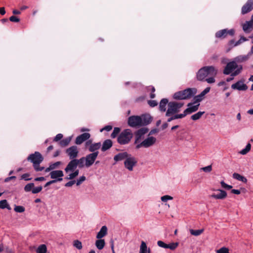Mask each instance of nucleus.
<instances>
[{
  "label": "nucleus",
  "mask_w": 253,
  "mask_h": 253,
  "mask_svg": "<svg viewBox=\"0 0 253 253\" xmlns=\"http://www.w3.org/2000/svg\"><path fill=\"white\" fill-rule=\"evenodd\" d=\"M242 70V65H238L235 61L233 60L227 63L223 70V73L225 75L231 74L232 77H235L239 75Z\"/></svg>",
  "instance_id": "f257e3e1"
},
{
  "label": "nucleus",
  "mask_w": 253,
  "mask_h": 253,
  "mask_svg": "<svg viewBox=\"0 0 253 253\" xmlns=\"http://www.w3.org/2000/svg\"><path fill=\"white\" fill-rule=\"evenodd\" d=\"M217 73V70L213 66H205L198 71L197 78L199 81H203L208 76H215Z\"/></svg>",
  "instance_id": "f03ea898"
},
{
  "label": "nucleus",
  "mask_w": 253,
  "mask_h": 253,
  "mask_svg": "<svg viewBox=\"0 0 253 253\" xmlns=\"http://www.w3.org/2000/svg\"><path fill=\"white\" fill-rule=\"evenodd\" d=\"M78 166L74 160H72L67 165L65 169V171L67 174L65 177L66 179L72 180L76 177L79 174V170L77 169Z\"/></svg>",
  "instance_id": "7ed1b4c3"
},
{
  "label": "nucleus",
  "mask_w": 253,
  "mask_h": 253,
  "mask_svg": "<svg viewBox=\"0 0 253 253\" xmlns=\"http://www.w3.org/2000/svg\"><path fill=\"white\" fill-rule=\"evenodd\" d=\"M27 160L33 164L34 168L36 171H41L44 169V167L40 166V163L43 161V158L39 152H35L34 154L30 155Z\"/></svg>",
  "instance_id": "20e7f679"
},
{
  "label": "nucleus",
  "mask_w": 253,
  "mask_h": 253,
  "mask_svg": "<svg viewBox=\"0 0 253 253\" xmlns=\"http://www.w3.org/2000/svg\"><path fill=\"white\" fill-rule=\"evenodd\" d=\"M196 93L197 89L195 88H188L184 90L175 92L173 97L175 99H186L193 97Z\"/></svg>",
  "instance_id": "39448f33"
},
{
  "label": "nucleus",
  "mask_w": 253,
  "mask_h": 253,
  "mask_svg": "<svg viewBox=\"0 0 253 253\" xmlns=\"http://www.w3.org/2000/svg\"><path fill=\"white\" fill-rule=\"evenodd\" d=\"M133 137V133L130 129H126L121 132L117 140L121 145L128 144Z\"/></svg>",
  "instance_id": "423d86ee"
},
{
  "label": "nucleus",
  "mask_w": 253,
  "mask_h": 253,
  "mask_svg": "<svg viewBox=\"0 0 253 253\" xmlns=\"http://www.w3.org/2000/svg\"><path fill=\"white\" fill-rule=\"evenodd\" d=\"M184 103L175 101L170 102L168 103V108L166 116H170L178 112Z\"/></svg>",
  "instance_id": "0eeeda50"
},
{
  "label": "nucleus",
  "mask_w": 253,
  "mask_h": 253,
  "mask_svg": "<svg viewBox=\"0 0 253 253\" xmlns=\"http://www.w3.org/2000/svg\"><path fill=\"white\" fill-rule=\"evenodd\" d=\"M157 142V138L153 136L148 135L137 146V149L141 148H148L154 146Z\"/></svg>",
  "instance_id": "6e6552de"
},
{
  "label": "nucleus",
  "mask_w": 253,
  "mask_h": 253,
  "mask_svg": "<svg viewBox=\"0 0 253 253\" xmlns=\"http://www.w3.org/2000/svg\"><path fill=\"white\" fill-rule=\"evenodd\" d=\"M128 124L132 127H139L142 126V122L140 116H132L128 119Z\"/></svg>",
  "instance_id": "1a4fd4ad"
},
{
  "label": "nucleus",
  "mask_w": 253,
  "mask_h": 253,
  "mask_svg": "<svg viewBox=\"0 0 253 253\" xmlns=\"http://www.w3.org/2000/svg\"><path fill=\"white\" fill-rule=\"evenodd\" d=\"M136 164L137 161L136 159L130 154L124 162L125 168L129 171L133 170V168Z\"/></svg>",
  "instance_id": "9d476101"
},
{
  "label": "nucleus",
  "mask_w": 253,
  "mask_h": 253,
  "mask_svg": "<svg viewBox=\"0 0 253 253\" xmlns=\"http://www.w3.org/2000/svg\"><path fill=\"white\" fill-rule=\"evenodd\" d=\"M99 152H96L94 153H91L87 155L85 157V167L89 168L91 166L93 163L95 162L96 158L98 155Z\"/></svg>",
  "instance_id": "9b49d317"
},
{
  "label": "nucleus",
  "mask_w": 253,
  "mask_h": 253,
  "mask_svg": "<svg viewBox=\"0 0 253 253\" xmlns=\"http://www.w3.org/2000/svg\"><path fill=\"white\" fill-rule=\"evenodd\" d=\"M49 175L51 178L53 179V180L56 182L62 181V177L64 176V173L63 171L61 170H55L51 171Z\"/></svg>",
  "instance_id": "f8f14e48"
},
{
  "label": "nucleus",
  "mask_w": 253,
  "mask_h": 253,
  "mask_svg": "<svg viewBox=\"0 0 253 253\" xmlns=\"http://www.w3.org/2000/svg\"><path fill=\"white\" fill-rule=\"evenodd\" d=\"M66 153L71 160L75 159L77 157L79 151L76 146H72L66 150Z\"/></svg>",
  "instance_id": "ddd939ff"
},
{
  "label": "nucleus",
  "mask_w": 253,
  "mask_h": 253,
  "mask_svg": "<svg viewBox=\"0 0 253 253\" xmlns=\"http://www.w3.org/2000/svg\"><path fill=\"white\" fill-rule=\"evenodd\" d=\"M234 34V30L233 29L227 30V29H223L220 30L216 33L215 36L218 38H224L228 35L230 36H233Z\"/></svg>",
  "instance_id": "4468645a"
},
{
  "label": "nucleus",
  "mask_w": 253,
  "mask_h": 253,
  "mask_svg": "<svg viewBox=\"0 0 253 253\" xmlns=\"http://www.w3.org/2000/svg\"><path fill=\"white\" fill-rule=\"evenodd\" d=\"M215 193H213L211 196V197L218 200L224 199L227 197V193L221 189H216Z\"/></svg>",
  "instance_id": "2eb2a0df"
},
{
  "label": "nucleus",
  "mask_w": 253,
  "mask_h": 253,
  "mask_svg": "<svg viewBox=\"0 0 253 253\" xmlns=\"http://www.w3.org/2000/svg\"><path fill=\"white\" fill-rule=\"evenodd\" d=\"M253 9V0H248L246 3L242 6L241 13L245 14Z\"/></svg>",
  "instance_id": "dca6fc26"
},
{
  "label": "nucleus",
  "mask_w": 253,
  "mask_h": 253,
  "mask_svg": "<svg viewBox=\"0 0 253 253\" xmlns=\"http://www.w3.org/2000/svg\"><path fill=\"white\" fill-rule=\"evenodd\" d=\"M200 103L195 104L194 102L189 103L188 104V108L184 111V113L186 116L187 114H191L198 110Z\"/></svg>",
  "instance_id": "f3484780"
},
{
  "label": "nucleus",
  "mask_w": 253,
  "mask_h": 253,
  "mask_svg": "<svg viewBox=\"0 0 253 253\" xmlns=\"http://www.w3.org/2000/svg\"><path fill=\"white\" fill-rule=\"evenodd\" d=\"M146 132V131L143 129H140L136 131L135 135L134 144L136 145L135 148L137 149V146L141 144L142 137Z\"/></svg>",
  "instance_id": "a211bd4d"
},
{
  "label": "nucleus",
  "mask_w": 253,
  "mask_h": 253,
  "mask_svg": "<svg viewBox=\"0 0 253 253\" xmlns=\"http://www.w3.org/2000/svg\"><path fill=\"white\" fill-rule=\"evenodd\" d=\"M231 88L233 89H236L238 90H246L247 89V85L244 83L242 81H239L236 83L231 85Z\"/></svg>",
  "instance_id": "6ab92c4d"
},
{
  "label": "nucleus",
  "mask_w": 253,
  "mask_h": 253,
  "mask_svg": "<svg viewBox=\"0 0 253 253\" xmlns=\"http://www.w3.org/2000/svg\"><path fill=\"white\" fill-rule=\"evenodd\" d=\"M90 137V135L89 133H84L77 137L75 143L77 145H80L84 141L88 139Z\"/></svg>",
  "instance_id": "aec40b11"
},
{
  "label": "nucleus",
  "mask_w": 253,
  "mask_h": 253,
  "mask_svg": "<svg viewBox=\"0 0 253 253\" xmlns=\"http://www.w3.org/2000/svg\"><path fill=\"white\" fill-rule=\"evenodd\" d=\"M129 155V154L126 152L120 153L114 156V160L116 162H118L124 160H126Z\"/></svg>",
  "instance_id": "412c9836"
},
{
  "label": "nucleus",
  "mask_w": 253,
  "mask_h": 253,
  "mask_svg": "<svg viewBox=\"0 0 253 253\" xmlns=\"http://www.w3.org/2000/svg\"><path fill=\"white\" fill-rule=\"evenodd\" d=\"M253 29V23L252 20L247 21L243 25V29L246 33H249Z\"/></svg>",
  "instance_id": "4be33fe9"
},
{
  "label": "nucleus",
  "mask_w": 253,
  "mask_h": 253,
  "mask_svg": "<svg viewBox=\"0 0 253 253\" xmlns=\"http://www.w3.org/2000/svg\"><path fill=\"white\" fill-rule=\"evenodd\" d=\"M251 54L249 52L247 55H240L234 58V60L237 63H241L248 60L250 57Z\"/></svg>",
  "instance_id": "5701e85b"
},
{
  "label": "nucleus",
  "mask_w": 253,
  "mask_h": 253,
  "mask_svg": "<svg viewBox=\"0 0 253 253\" xmlns=\"http://www.w3.org/2000/svg\"><path fill=\"white\" fill-rule=\"evenodd\" d=\"M101 146L100 142L94 143L90 144L88 147V151L92 153L98 152L97 150L100 149Z\"/></svg>",
  "instance_id": "b1692460"
},
{
  "label": "nucleus",
  "mask_w": 253,
  "mask_h": 253,
  "mask_svg": "<svg viewBox=\"0 0 253 253\" xmlns=\"http://www.w3.org/2000/svg\"><path fill=\"white\" fill-rule=\"evenodd\" d=\"M107 227L106 226H103L100 231L97 233L96 235V238L102 239L103 237L105 236L107 234Z\"/></svg>",
  "instance_id": "393cba45"
},
{
  "label": "nucleus",
  "mask_w": 253,
  "mask_h": 253,
  "mask_svg": "<svg viewBox=\"0 0 253 253\" xmlns=\"http://www.w3.org/2000/svg\"><path fill=\"white\" fill-rule=\"evenodd\" d=\"M142 122V126H146L152 121L151 117L149 115H144L140 116Z\"/></svg>",
  "instance_id": "a878e982"
},
{
  "label": "nucleus",
  "mask_w": 253,
  "mask_h": 253,
  "mask_svg": "<svg viewBox=\"0 0 253 253\" xmlns=\"http://www.w3.org/2000/svg\"><path fill=\"white\" fill-rule=\"evenodd\" d=\"M112 146V142L110 139H107L105 140L101 147V150L103 152L106 151V150L109 149Z\"/></svg>",
  "instance_id": "bb28decb"
},
{
  "label": "nucleus",
  "mask_w": 253,
  "mask_h": 253,
  "mask_svg": "<svg viewBox=\"0 0 253 253\" xmlns=\"http://www.w3.org/2000/svg\"><path fill=\"white\" fill-rule=\"evenodd\" d=\"M168 100L166 98L162 99L160 102L159 109L162 112H165L166 111V106L168 105Z\"/></svg>",
  "instance_id": "cd10ccee"
},
{
  "label": "nucleus",
  "mask_w": 253,
  "mask_h": 253,
  "mask_svg": "<svg viewBox=\"0 0 253 253\" xmlns=\"http://www.w3.org/2000/svg\"><path fill=\"white\" fill-rule=\"evenodd\" d=\"M150 249H147V245L144 241H142L140 247V253H150Z\"/></svg>",
  "instance_id": "c85d7f7f"
},
{
  "label": "nucleus",
  "mask_w": 253,
  "mask_h": 253,
  "mask_svg": "<svg viewBox=\"0 0 253 253\" xmlns=\"http://www.w3.org/2000/svg\"><path fill=\"white\" fill-rule=\"evenodd\" d=\"M233 178L237 179L239 181H242L244 183H246L247 182V179L245 177L241 175V174L238 173H234L233 174Z\"/></svg>",
  "instance_id": "c756f323"
},
{
  "label": "nucleus",
  "mask_w": 253,
  "mask_h": 253,
  "mask_svg": "<svg viewBox=\"0 0 253 253\" xmlns=\"http://www.w3.org/2000/svg\"><path fill=\"white\" fill-rule=\"evenodd\" d=\"M95 242V246L98 250H102L105 246V241L104 239H98Z\"/></svg>",
  "instance_id": "7c9ffc66"
},
{
  "label": "nucleus",
  "mask_w": 253,
  "mask_h": 253,
  "mask_svg": "<svg viewBox=\"0 0 253 253\" xmlns=\"http://www.w3.org/2000/svg\"><path fill=\"white\" fill-rule=\"evenodd\" d=\"M74 160L77 163V166H79L80 168H83L85 166V159L84 157H82L80 159H75Z\"/></svg>",
  "instance_id": "2f4dec72"
},
{
  "label": "nucleus",
  "mask_w": 253,
  "mask_h": 253,
  "mask_svg": "<svg viewBox=\"0 0 253 253\" xmlns=\"http://www.w3.org/2000/svg\"><path fill=\"white\" fill-rule=\"evenodd\" d=\"M72 139V136L66 137L60 141V145L62 147L67 146Z\"/></svg>",
  "instance_id": "473e14b6"
},
{
  "label": "nucleus",
  "mask_w": 253,
  "mask_h": 253,
  "mask_svg": "<svg viewBox=\"0 0 253 253\" xmlns=\"http://www.w3.org/2000/svg\"><path fill=\"white\" fill-rule=\"evenodd\" d=\"M47 248L45 245L42 244L39 246L36 250L37 253H46Z\"/></svg>",
  "instance_id": "72a5a7b5"
},
{
  "label": "nucleus",
  "mask_w": 253,
  "mask_h": 253,
  "mask_svg": "<svg viewBox=\"0 0 253 253\" xmlns=\"http://www.w3.org/2000/svg\"><path fill=\"white\" fill-rule=\"evenodd\" d=\"M204 231V229H199V230H194V229H190L189 231L191 235H194L195 236H198L203 233Z\"/></svg>",
  "instance_id": "f704fd0d"
},
{
  "label": "nucleus",
  "mask_w": 253,
  "mask_h": 253,
  "mask_svg": "<svg viewBox=\"0 0 253 253\" xmlns=\"http://www.w3.org/2000/svg\"><path fill=\"white\" fill-rule=\"evenodd\" d=\"M251 149V145L250 143H248L246 146L245 148L239 152V153L241 155H245L247 154Z\"/></svg>",
  "instance_id": "c9c22d12"
},
{
  "label": "nucleus",
  "mask_w": 253,
  "mask_h": 253,
  "mask_svg": "<svg viewBox=\"0 0 253 253\" xmlns=\"http://www.w3.org/2000/svg\"><path fill=\"white\" fill-rule=\"evenodd\" d=\"M185 116V114L183 113V114H176L172 116L168 119V122H170L171 121L175 119L183 118Z\"/></svg>",
  "instance_id": "e433bc0d"
},
{
  "label": "nucleus",
  "mask_w": 253,
  "mask_h": 253,
  "mask_svg": "<svg viewBox=\"0 0 253 253\" xmlns=\"http://www.w3.org/2000/svg\"><path fill=\"white\" fill-rule=\"evenodd\" d=\"M204 113H205L204 111H203V112H201V111L198 112V113H197L193 115L192 116H191V119L192 120H194V121L198 120H199L202 117V116Z\"/></svg>",
  "instance_id": "4c0bfd02"
},
{
  "label": "nucleus",
  "mask_w": 253,
  "mask_h": 253,
  "mask_svg": "<svg viewBox=\"0 0 253 253\" xmlns=\"http://www.w3.org/2000/svg\"><path fill=\"white\" fill-rule=\"evenodd\" d=\"M0 208L2 209L6 208L8 210L10 209L6 200H3L0 201Z\"/></svg>",
  "instance_id": "58836bf2"
},
{
  "label": "nucleus",
  "mask_w": 253,
  "mask_h": 253,
  "mask_svg": "<svg viewBox=\"0 0 253 253\" xmlns=\"http://www.w3.org/2000/svg\"><path fill=\"white\" fill-rule=\"evenodd\" d=\"M173 198L169 195H166L161 197V201L164 203H166L168 201L173 200Z\"/></svg>",
  "instance_id": "ea45409f"
},
{
  "label": "nucleus",
  "mask_w": 253,
  "mask_h": 253,
  "mask_svg": "<svg viewBox=\"0 0 253 253\" xmlns=\"http://www.w3.org/2000/svg\"><path fill=\"white\" fill-rule=\"evenodd\" d=\"M25 210V208L22 206H15L14 208V211L19 213L24 212Z\"/></svg>",
  "instance_id": "a19ab883"
},
{
  "label": "nucleus",
  "mask_w": 253,
  "mask_h": 253,
  "mask_svg": "<svg viewBox=\"0 0 253 253\" xmlns=\"http://www.w3.org/2000/svg\"><path fill=\"white\" fill-rule=\"evenodd\" d=\"M178 244H179L178 242L171 243L169 244H168L167 249H169L171 250H174L178 247Z\"/></svg>",
  "instance_id": "79ce46f5"
},
{
  "label": "nucleus",
  "mask_w": 253,
  "mask_h": 253,
  "mask_svg": "<svg viewBox=\"0 0 253 253\" xmlns=\"http://www.w3.org/2000/svg\"><path fill=\"white\" fill-rule=\"evenodd\" d=\"M34 186V184L33 183H31L27 184L24 187V190L26 192H30L31 191H32L33 188Z\"/></svg>",
  "instance_id": "37998d69"
},
{
  "label": "nucleus",
  "mask_w": 253,
  "mask_h": 253,
  "mask_svg": "<svg viewBox=\"0 0 253 253\" xmlns=\"http://www.w3.org/2000/svg\"><path fill=\"white\" fill-rule=\"evenodd\" d=\"M86 179V178L84 176H80L79 178L77 179L76 181V184L77 186H79L81 185L84 181Z\"/></svg>",
  "instance_id": "c03bdc74"
},
{
  "label": "nucleus",
  "mask_w": 253,
  "mask_h": 253,
  "mask_svg": "<svg viewBox=\"0 0 253 253\" xmlns=\"http://www.w3.org/2000/svg\"><path fill=\"white\" fill-rule=\"evenodd\" d=\"M120 129L119 127H115L111 136L112 138H115L117 135L119 133Z\"/></svg>",
  "instance_id": "a18cd8bd"
},
{
  "label": "nucleus",
  "mask_w": 253,
  "mask_h": 253,
  "mask_svg": "<svg viewBox=\"0 0 253 253\" xmlns=\"http://www.w3.org/2000/svg\"><path fill=\"white\" fill-rule=\"evenodd\" d=\"M74 246L79 250L82 249V244L81 242L79 240H75L74 242Z\"/></svg>",
  "instance_id": "49530a36"
},
{
  "label": "nucleus",
  "mask_w": 253,
  "mask_h": 253,
  "mask_svg": "<svg viewBox=\"0 0 253 253\" xmlns=\"http://www.w3.org/2000/svg\"><path fill=\"white\" fill-rule=\"evenodd\" d=\"M212 170L211 165H209L205 167H203L200 169V170H203L205 172H210Z\"/></svg>",
  "instance_id": "de8ad7c7"
},
{
  "label": "nucleus",
  "mask_w": 253,
  "mask_h": 253,
  "mask_svg": "<svg viewBox=\"0 0 253 253\" xmlns=\"http://www.w3.org/2000/svg\"><path fill=\"white\" fill-rule=\"evenodd\" d=\"M211 88L210 87H206L203 91L201 92V93L199 94L201 97H204L205 95L210 92Z\"/></svg>",
  "instance_id": "09e8293b"
},
{
  "label": "nucleus",
  "mask_w": 253,
  "mask_h": 253,
  "mask_svg": "<svg viewBox=\"0 0 253 253\" xmlns=\"http://www.w3.org/2000/svg\"><path fill=\"white\" fill-rule=\"evenodd\" d=\"M220 184L221 187L225 189L229 190L232 188V186L231 185H228L227 184L225 183L223 181H221Z\"/></svg>",
  "instance_id": "8fccbe9b"
},
{
  "label": "nucleus",
  "mask_w": 253,
  "mask_h": 253,
  "mask_svg": "<svg viewBox=\"0 0 253 253\" xmlns=\"http://www.w3.org/2000/svg\"><path fill=\"white\" fill-rule=\"evenodd\" d=\"M42 187L41 186L36 187L35 188L33 187V189H32V193H33V194L38 193L42 191Z\"/></svg>",
  "instance_id": "3c124183"
},
{
  "label": "nucleus",
  "mask_w": 253,
  "mask_h": 253,
  "mask_svg": "<svg viewBox=\"0 0 253 253\" xmlns=\"http://www.w3.org/2000/svg\"><path fill=\"white\" fill-rule=\"evenodd\" d=\"M216 253H229V250L225 247H222L219 249L218 250H217Z\"/></svg>",
  "instance_id": "603ef678"
},
{
  "label": "nucleus",
  "mask_w": 253,
  "mask_h": 253,
  "mask_svg": "<svg viewBox=\"0 0 253 253\" xmlns=\"http://www.w3.org/2000/svg\"><path fill=\"white\" fill-rule=\"evenodd\" d=\"M203 99V98L201 97L199 95L196 96L194 98V102L195 104L199 103Z\"/></svg>",
  "instance_id": "864d4df0"
},
{
  "label": "nucleus",
  "mask_w": 253,
  "mask_h": 253,
  "mask_svg": "<svg viewBox=\"0 0 253 253\" xmlns=\"http://www.w3.org/2000/svg\"><path fill=\"white\" fill-rule=\"evenodd\" d=\"M157 245L160 247L163 248L165 249L168 248V244H165L164 242L162 241H158L157 242Z\"/></svg>",
  "instance_id": "5fc2aeb1"
},
{
  "label": "nucleus",
  "mask_w": 253,
  "mask_h": 253,
  "mask_svg": "<svg viewBox=\"0 0 253 253\" xmlns=\"http://www.w3.org/2000/svg\"><path fill=\"white\" fill-rule=\"evenodd\" d=\"M209 84H213L215 82V79L213 77H211L207 78L205 80Z\"/></svg>",
  "instance_id": "6e6d98bb"
},
{
  "label": "nucleus",
  "mask_w": 253,
  "mask_h": 253,
  "mask_svg": "<svg viewBox=\"0 0 253 253\" xmlns=\"http://www.w3.org/2000/svg\"><path fill=\"white\" fill-rule=\"evenodd\" d=\"M60 164L61 163L60 162H57L50 165L49 166L50 167V168H51L52 170H53L57 168L60 165Z\"/></svg>",
  "instance_id": "4d7b16f0"
},
{
  "label": "nucleus",
  "mask_w": 253,
  "mask_h": 253,
  "mask_svg": "<svg viewBox=\"0 0 253 253\" xmlns=\"http://www.w3.org/2000/svg\"><path fill=\"white\" fill-rule=\"evenodd\" d=\"M63 138V135L61 133H58L57 134L56 136L54 138V141H58L59 140H61Z\"/></svg>",
  "instance_id": "13d9d810"
},
{
  "label": "nucleus",
  "mask_w": 253,
  "mask_h": 253,
  "mask_svg": "<svg viewBox=\"0 0 253 253\" xmlns=\"http://www.w3.org/2000/svg\"><path fill=\"white\" fill-rule=\"evenodd\" d=\"M112 129V126H106L103 128L100 129V132H102L103 130H106L107 131H109Z\"/></svg>",
  "instance_id": "bf43d9fd"
},
{
  "label": "nucleus",
  "mask_w": 253,
  "mask_h": 253,
  "mask_svg": "<svg viewBox=\"0 0 253 253\" xmlns=\"http://www.w3.org/2000/svg\"><path fill=\"white\" fill-rule=\"evenodd\" d=\"M9 20L13 22H18L20 19L15 16H12L9 18Z\"/></svg>",
  "instance_id": "052dcab7"
},
{
  "label": "nucleus",
  "mask_w": 253,
  "mask_h": 253,
  "mask_svg": "<svg viewBox=\"0 0 253 253\" xmlns=\"http://www.w3.org/2000/svg\"><path fill=\"white\" fill-rule=\"evenodd\" d=\"M148 104L151 107H155L158 105V103L156 100H149L148 101Z\"/></svg>",
  "instance_id": "680f3d73"
},
{
  "label": "nucleus",
  "mask_w": 253,
  "mask_h": 253,
  "mask_svg": "<svg viewBox=\"0 0 253 253\" xmlns=\"http://www.w3.org/2000/svg\"><path fill=\"white\" fill-rule=\"evenodd\" d=\"M75 183H76V181L75 180H71L68 182H67L65 186L66 187H71L72 186H73Z\"/></svg>",
  "instance_id": "e2e57ef3"
},
{
  "label": "nucleus",
  "mask_w": 253,
  "mask_h": 253,
  "mask_svg": "<svg viewBox=\"0 0 253 253\" xmlns=\"http://www.w3.org/2000/svg\"><path fill=\"white\" fill-rule=\"evenodd\" d=\"M229 62V59L226 57H222L221 59V64H227Z\"/></svg>",
  "instance_id": "0e129e2a"
},
{
  "label": "nucleus",
  "mask_w": 253,
  "mask_h": 253,
  "mask_svg": "<svg viewBox=\"0 0 253 253\" xmlns=\"http://www.w3.org/2000/svg\"><path fill=\"white\" fill-rule=\"evenodd\" d=\"M247 40L245 38H241L235 44V45H237L240 43H242V42L246 41Z\"/></svg>",
  "instance_id": "69168bd1"
},
{
  "label": "nucleus",
  "mask_w": 253,
  "mask_h": 253,
  "mask_svg": "<svg viewBox=\"0 0 253 253\" xmlns=\"http://www.w3.org/2000/svg\"><path fill=\"white\" fill-rule=\"evenodd\" d=\"M231 192H232V193L236 194V195H239L241 193V191L238 189H232L231 190Z\"/></svg>",
  "instance_id": "338daca9"
},
{
  "label": "nucleus",
  "mask_w": 253,
  "mask_h": 253,
  "mask_svg": "<svg viewBox=\"0 0 253 253\" xmlns=\"http://www.w3.org/2000/svg\"><path fill=\"white\" fill-rule=\"evenodd\" d=\"M15 178H16V177L15 176H11L6 178L4 179V181L5 182H7L9 181H10V180L13 179H15Z\"/></svg>",
  "instance_id": "774afa93"
}]
</instances>
